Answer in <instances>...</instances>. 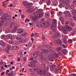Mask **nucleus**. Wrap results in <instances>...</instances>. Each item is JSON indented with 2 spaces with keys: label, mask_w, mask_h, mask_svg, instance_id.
Wrapping results in <instances>:
<instances>
[{
  "label": "nucleus",
  "mask_w": 76,
  "mask_h": 76,
  "mask_svg": "<svg viewBox=\"0 0 76 76\" xmlns=\"http://www.w3.org/2000/svg\"><path fill=\"white\" fill-rule=\"evenodd\" d=\"M43 12V10L42 9H39L38 11L35 13V16L34 17L32 18V20L33 21H36L37 19H39L42 16V14L41 12Z\"/></svg>",
  "instance_id": "f257e3e1"
},
{
  "label": "nucleus",
  "mask_w": 76,
  "mask_h": 76,
  "mask_svg": "<svg viewBox=\"0 0 76 76\" xmlns=\"http://www.w3.org/2000/svg\"><path fill=\"white\" fill-rule=\"evenodd\" d=\"M57 24V20L55 19H53V23L51 26L52 30L53 32H56L57 28H56V24Z\"/></svg>",
  "instance_id": "f03ea898"
},
{
  "label": "nucleus",
  "mask_w": 76,
  "mask_h": 76,
  "mask_svg": "<svg viewBox=\"0 0 76 76\" xmlns=\"http://www.w3.org/2000/svg\"><path fill=\"white\" fill-rule=\"evenodd\" d=\"M46 48L48 49V50L46 49H43L42 52L43 53L45 54V53H47L48 52H50L51 50L54 49V48L53 47H51V46L48 45H46Z\"/></svg>",
  "instance_id": "7ed1b4c3"
},
{
  "label": "nucleus",
  "mask_w": 76,
  "mask_h": 76,
  "mask_svg": "<svg viewBox=\"0 0 76 76\" xmlns=\"http://www.w3.org/2000/svg\"><path fill=\"white\" fill-rule=\"evenodd\" d=\"M50 69L51 70H54L55 73H57L58 72V70L56 68V65L55 64L51 65L50 66Z\"/></svg>",
  "instance_id": "20e7f679"
},
{
  "label": "nucleus",
  "mask_w": 76,
  "mask_h": 76,
  "mask_svg": "<svg viewBox=\"0 0 76 76\" xmlns=\"http://www.w3.org/2000/svg\"><path fill=\"white\" fill-rule=\"evenodd\" d=\"M7 14H5L3 16H2L3 18L1 20V22L2 21H3V23H5L6 22V25H7V21L6 20H8L9 18H7Z\"/></svg>",
  "instance_id": "39448f33"
},
{
  "label": "nucleus",
  "mask_w": 76,
  "mask_h": 76,
  "mask_svg": "<svg viewBox=\"0 0 76 76\" xmlns=\"http://www.w3.org/2000/svg\"><path fill=\"white\" fill-rule=\"evenodd\" d=\"M18 27L19 24L18 23H15L14 25L13 26L14 29L13 30V32H16L17 31Z\"/></svg>",
  "instance_id": "423d86ee"
},
{
  "label": "nucleus",
  "mask_w": 76,
  "mask_h": 76,
  "mask_svg": "<svg viewBox=\"0 0 76 76\" xmlns=\"http://www.w3.org/2000/svg\"><path fill=\"white\" fill-rule=\"evenodd\" d=\"M6 22L3 23V21H1L0 22V32H2V26H4L6 25Z\"/></svg>",
  "instance_id": "0eeeda50"
},
{
  "label": "nucleus",
  "mask_w": 76,
  "mask_h": 76,
  "mask_svg": "<svg viewBox=\"0 0 76 76\" xmlns=\"http://www.w3.org/2000/svg\"><path fill=\"white\" fill-rule=\"evenodd\" d=\"M38 74H41V75H44L46 73V71L45 70L43 69L42 70L40 71H38L37 72Z\"/></svg>",
  "instance_id": "6e6552de"
},
{
  "label": "nucleus",
  "mask_w": 76,
  "mask_h": 76,
  "mask_svg": "<svg viewBox=\"0 0 76 76\" xmlns=\"http://www.w3.org/2000/svg\"><path fill=\"white\" fill-rule=\"evenodd\" d=\"M64 14L65 15H67L69 17H71V14L70 13V12L69 11L67 10L66 11L64 12Z\"/></svg>",
  "instance_id": "1a4fd4ad"
},
{
  "label": "nucleus",
  "mask_w": 76,
  "mask_h": 76,
  "mask_svg": "<svg viewBox=\"0 0 76 76\" xmlns=\"http://www.w3.org/2000/svg\"><path fill=\"white\" fill-rule=\"evenodd\" d=\"M60 36V33L58 31H56L55 32V34L54 35V37L56 38H59Z\"/></svg>",
  "instance_id": "9d476101"
},
{
  "label": "nucleus",
  "mask_w": 76,
  "mask_h": 76,
  "mask_svg": "<svg viewBox=\"0 0 76 76\" xmlns=\"http://www.w3.org/2000/svg\"><path fill=\"white\" fill-rule=\"evenodd\" d=\"M62 30L63 31V33L65 34H67V31L66 30L64 27H62Z\"/></svg>",
  "instance_id": "9b49d317"
},
{
  "label": "nucleus",
  "mask_w": 76,
  "mask_h": 76,
  "mask_svg": "<svg viewBox=\"0 0 76 76\" xmlns=\"http://www.w3.org/2000/svg\"><path fill=\"white\" fill-rule=\"evenodd\" d=\"M35 54L37 55V56H40V55H41V54L42 53H41L40 52L37 51H34Z\"/></svg>",
  "instance_id": "f8f14e48"
},
{
  "label": "nucleus",
  "mask_w": 76,
  "mask_h": 76,
  "mask_svg": "<svg viewBox=\"0 0 76 76\" xmlns=\"http://www.w3.org/2000/svg\"><path fill=\"white\" fill-rule=\"evenodd\" d=\"M63 48L61 47H58L56 49V50L57 51H61L62 50Z\"/></svg>",
  "instance_id": "ddd939ff"
},
{
  "label": "nucleus",
  "mask_w": 76,
  "mask_h": 76,
  "mask_svg": "<svg viewBox=\"0 0 76 76\" xmlns=\"http://www.w3.org/2000/svg\"><path fill=\"white\" fill-rule=\"evenodd\" d=\"M62 52L65 55H66V54H67L68 51L66 49H64L62 50Z\"/></svg>",
  "instance_id": "4468645a"
},
{
  "label": "nucleus",
  "mask_w": 76,
  "mask_h": 76,
  "mask_svg": "<svg viewBox=\"0 0 76 76\" xmlns=\"http://www.w3.org/2000/svg\"><path fill=\"white\" fill-rule=\"evenodd\" d=\"M58 4V1H55L53 3V6H57Z\"/></svg>",
  "instance_id": "2eb2a0df"
},
{
  "label": "nucleus",
  "mask_w": 76,
  "mask_h": 76,
  "mask_svg": "<svg viewBox=\"0 0 76 76\" xmlns=\"http://www.w3.org/2000/svg\"><path fill=\"white\" fill-rule=\"evenodd\" d=\"M1 38L2 39H5L7 37L6 35H2L1 36Z\"/></svg>",
  "instance_id": "dca6fc26"
},
{
  "label": "nucleus",
  "mask_w": 76,
  "mask_h": 76,
  "mask_svg": "<svg viewBox=\"0 0 76 76\" xmlns=\"http://www.w3.org/2000/svg\"><path fill=\"white\" fill-rule=\"evenodd\" d=\"M72 15H73V16H75L76 14V10H72Z\"/></svg>",
  "instance_id": "f3484780"
},
{
  "label": "nucleus",
  "mask_w": 76,
  "mask_h": 76,
  "mask_svg": "<svg viewBox=\"0 0 76 76\" xmlns=\"http://www.w3.org/2000/svg\"><path fill=\"white\" fill-rule=\"evenodd\" d=\"M49 14L48 13V12H46L45 14V17L47 19L49 18Z\"/></svg>",
  "instance_id": "a211bd4d"
},
{
  "label": "nucleus",
  "mask_w": 76,
  "mask_h": 76,
  "mask_svg": "<svg viewBox=\"0 0 76 76\" xmlns=\"http://www.w3.org/2000/svg\"><path fill=\"white\" fill-rule=\"evenodd\" d=\"M66 28L68 31H70V30H72V27L68 25L66 26Z\"/></svg>",
  "instance_id": "6ab92c4d"
},
{
  "label": "nucleus",
  "mask_w": 76,
  "mask_h": 76,
  "mask_svg": "<svg viewBox=\"0 0 76 76\" xmlns=\"http://www.w3.org/2000/svg\"><path fill=\"white\" fill-rule=\"evenodd\" d=\"M32 6V4L31 3H28V4L26 6L27 8H28L29 7H31Z\"/></svg>",
  "instance_id": "aec40b11"
},
{
  "label": "nucleus",
  "mask_w": 76,
  "mask_h": 76,
  "mask_svg": "<svg viewBox=\"0 0 76 76\" xmlns=\"http://www.w3.org/2000/svg\"><path fill=\"white\" fill-rule=\"evenodd\" d=\"M32 11V8H30L27 10V12L28 13H31Z\"/></svg>",
  "instance_id": "412c9836"
},
{
  "label": "nucleus",
  "mask_w": 76,
  "mask_h": 76,
  "mask_svg": "<svg viewBox=\"0 0 76 76\" xmlns=\"http://www.w3.org/2000/svg\"><path fill=\"white\" fill-rule=\"evenodd\" d=\"M56 43L58 45H60V44H61L62 43L61 40H58L56 42Z\"/></svg>",
  "instance_id": "4be33fe9"
},
{
  "label": "nucleus",
  "mask_w": 76,
  "mask_h": 76,
  "mask_svg": "<svg viewBox=\"0 0 76 76\" xmlns=\"http://www.w3.org/2000/svg\"><path fill=\"white\" fill-rule=\"evenodd\" d=\"M10 72V71L9 69H7V70L6 72V74L7 75H8V76H10V74L9 73Z\"/></svg>",
  "instance_id": "5701e85b"
},
{
  "label": "nucleus",
  "mask_w": 76,
  "mask_h": 76,
  "mask_svg": "<svg viewBox=\"0 0 76 76\" xmlns=\"http://www.w3.org/2000/svg\"><path fill=\"white\" fill-rule=\"evenodd\" d=\"M60 19L62 24H64V19H63V17H61Z\"/></svg>",
  "instance_id": "b1692460"
},
{
  "label": "nucleus",
  "mask_w": 76,
  "mask_h": 76,
  "mask_svg": "<svg viewBox=\"0 0 76 76\" xmlns=\"http://www.w3.org/2000/svg\"><path fill=\"white\" fill-rule=\"evenodd\" d=\"M11 37H12V34H11L7 35V39H11Z\"/></svg>",
  "instance_id": "393cba45"
},
{
  "label": "nucleus",
  "mask_w": 76,
  "mask_h": 76,
  "mask_svg": "<svg viewBox=\"0 0 76 76\" xmlns=\"http://www.w3.org/2000/svg\"><path fill=\"white\" fill-rule=\"evenodd\" d=\"M70 8V5L69 4H66V7H65V9H66V10H68V9H69Z\"/></svg>",
  "instance_id": "a878e982"
},
{
  "label": "nucleus",
  "mask_w": 76,
  "mask_h": 76,
  "mask_svg": "<svg viewBox=\"0 0 76 76\" xmlns=\"http://www.w3.org/2000/svg\"><path fill=\"white\" fill-rule=\"evenodd\" d=\"M53 55V56H55V57H59V56H58V55L57 54V53H53L52 54Z\"/></svg>",
  "instance_id": "bb28decb"
},
{
  "label": "nucleus",
  "mask_w": 76,
  "mask_h": 76,
  "mask_svg": "<svg viewBox=\"0 0 76 76\" xmlns=\"http://www.w3.org/2000/svg\"><path fill=\"white\" fill-rule=\"evenodd\" d=\"M51 4V2H50V0H48L47 2V4L48 6H50Z\"/></svg>",
  "instance_id": "cd10ccee"
},
{
  "label": "nucleus",
  "mask_w": 76,
  "mask_h": 76,
  "mask_svg": "<svg viewBox=\"0 0 76 76\" xmlns=\"http://www.w3.org/2000/svg\"><path fill=\"white\" fill-rule=\"evenodd\" d=\"M19 47L15 46L13 47L12 49L14 50H16L17 49H19Z\"/></svg>",
  "instance_id": "c85d7f7f"
},
{
  "label": "nucleus",
  "mask_w": 76,
  "mask_h": 76,
  "mask_svg": "<svg viewBox=\"0 0 76 76\" xmlns=\"http://www.w3.org/2000/svg\"><path fill=\"white\" fill-rule=\"evenodd\" d=\"M28 66L31 67H35V65L34 64H30Z\"/></svg>",
  "instance_id": "c756f323"
},
{
  "label": "nucleus",
  "mask_w": 76,
  "mask_h": 76,
  "mask_svg": "<svg viewBox=\"0 0 76 76\" xmlns=\"http://www.w3.org/2000/svg\"><path fill=\"white\" fill-rule=\"evenodd\" d=\"M10 75L11 76H15V75H16V74L15 73H14L13 72V71H12L11 72V73L10 74Z\"/></svg>",
  "instance_id": "7c9ffc66"
},
{
  "label": "nucleus",
  "mask_w": 76,
  "mask_h": 76,
  "mask_svg": "<svg viewBox=\"0 0 76 76\" xmlns=\"http://www.w3.org/2000/svg\"><path fill=\"white\" fill-rule=\"evenodd\" d=\"M18 32L20 34H22L23 33V31L22 29H19L18 30Z\"/></svg>",
  "instance_id": "2f4dec72"
},
{
  "label": "nucleus",
  "mask_w": 76,
  "mask_h": 76,
  "mask_svg": "<svg viewBox=\"0 0 76 76\" xmlns=\"http://www.w3.org/2000/svg\"><path fill=\"white\" fill-rule=\"evenodd\" d=\"M44 2V0H40L39 2L40 4H42Z\"/></svg>",
  "instance_id": "473e14b6"
},
{
  "label": "nucleus",
  "mask_w": 76,
  "mask_h": 76,
  "mask_svg": "<svg viewBox=\"0 0 76 76\" xmlns=\"http://www.w3.org/2000/svg\"><path fill=\"white\" fill-rule=\"evenodd\" d=\"M22 38L18 36L16 37V39H17V40H20V39H21Z\"/></svg>",
  "instance_id": "72a5a7b5"
},
{
  "label": "nucleus",
  "mask_w": 76,
  "mask_h": 76,
  "mask_svg": "<svg viewBox=\"0 0 76 76\" xmlns=\"http://www.w3.org/2000/svg\"><path fill=\"white\" fill-rule=\"evenodd\" d=\"M69 25L70 26H74V25H75V23L73 22H71L69 24Z\"/></svg>",
  "instance_id": "f704fd0d"
},
{
  "label": "nucleus",
  "mask_w": 76,
  "mask_h": 76,
  "mask_svg": "<svg viewBox=\"0 0 76 76\" xmlns=\"http://www.w3.org/2000/svg\"><path fill=\"white\" fill-rule=\"evenodd\" d=\"M10 28H9L8 29H7L6 30V31L5 32V33L6 34H7L8 33H9L10 32Z\"/></svg>",
  "instance_id": "c9c22d12"
},
{
  "label": "nucleus",
  "mask_w": 76,
  "mask_h": 76,
  "mask_svg": "<svg viewBox=\"0 0 76 76\" xmlns=\"http://www.w3.org/2000/svg\"><path fill=\"white\" fill-rule=\"evenodd\" d=\"M41 54H41V55L39 56L40 57V58L41 60H44V57H43V56L41 55Z\"/></svg>",
  "instance_id": "e433bc0d"
},
{
  "label": "nucleus",
  "mask_w": 76,
  "mask_h": 76,
  "mask_svg": "<svg viewBox=\"0 0 76 76\" xmlns=\"http://www.w3.org/2000/svg\"><path fill=\"white\" fill-rule=\"evenodd\" d=\"M13 25H14V23H11L10 24V28H13Z\"/></svg>",
  "instance_id": "4c0bfd02"
},
{
  "label": "nucleus",
  "mask_w": 76,
  "mask_h": 76,
  "mask_svg": "<svg viewBox=\"0 0 76 76\" xmlns=\"http://www.w3.org/2000/svg\"><path fill=\"white\" fill-rule=\"evenodd\" d=\"M23 4L24 6H27V5H28V3L26 1H25L23 2Z\"/></svg>",
  "instance_id": "58836bf2"
},
{
  "label": "nucleus",
  "mask_w": 76,
  "mask_h": 76,
  "mask_svg": "<svg viewBox=\"0 0 76 76\" xmlns=\"http://www.w3.org/2000/svg\"><path fill=\"white\" fill-rule=\"evenodd\" d=\"M28 45L29 48H30V47H31L32 45V43H31V42H29L28 44Z\"/></svg>",
  "instance_id": "ea45409f"
},
{
  "label": "nucleus",
  "mask_w": 76,
  "mask_h": 76,
  "mask_svg": "<svg viewBox=\"0 0 76 76\" xmlns=\"http://www.w3.org/2000/svg\"><path fill=\"white\" fill-rule=\"evenodd\" d=\"M35 53L34 52V53H32L31 54V57H32V58H34V54Z\"/></svg>",
  "instance_id": "a19ab883"
},
{
  "label": "nucleus",
  "mask_w": 76,
  "mask_h": 76,
  "mask_svg": "<svg viewBox=\"0 0 76 76\" xmlns=\"http://www.w3.org/2000/svg\"><path fill=\"white\" fill-rule=\"evenodd\" d=\"M71 34L72 36H74V35L76 34V31H74V32H72L71 33Z\"/></svg>",
  "instance_id": "79ce46f5"
},
{
  "label": "nucleus",
  "mask_w": 76,
  "mask_h": 76,
  "mask_svg": "<svg viewBox=\"0 0 76 76\" xmlns=\"http://www.w3.org/2000/svg\"><path fill=\"white\" fill-rule=\"evenodd\" d=\"M51 74L49 72H48L45 75V76H50Z\"/></svg>",
  "instance_id": "37998d69"
},
{
  "label": "nucleus",
  "mask_w": 76,
  "mask_h": 76,
  "mask_svg": "<svg viewBox=\"0 0 76 76\" xmlns=\"http://www.w3.org/2000/svg\"><path fill=\"white\" fill-rule=\"evenodd\" d=\"M15 39V37L13 36H12V37L11 38V39L12 40H14Z\"/></svg>",
  "instance_id": "c03bdc74"
},
{
  "label": "nucleus",
  "mask_w": 76,
  "mask_h": 76,
  "mask_svg": "<svg viewBox=\"0 0 76 76\" xmlns=\"http://www.w3.org/2000/svg\"><path fill=\"white\" fill-rule=\"evenodd\" d=\"M18 54H22V52L21 51H19L18 52Z\"/></svg>",
  "instance_id": "a18cd8bd"
},
{
  "label": "nucleus",
  "mask_w": 76,
  "mask_h": 76,
  "mask_svg": "<svg viewBox=\"0 0 76 76\" xmlns=\"http://www.w3.org/2000/svg\"><path fill=\"white\" fill-rule=\"evenodd\" d=\"M26 20H25V22L26 23V22H30V20H29V19H28V18H26Z\"/></svg>",
  "instance_id": "49530a36"
},
{
  "label": "nucleus",
  "mask_w": 76,
  "mask_h": 76,
  "mask_svg": "<svg viewBox=\"0 0 76 76\" xmlns=\"http://www.w3.org/2000/svg\"><path fill=\"white\" fill-rule=\"evenodd\" d=\"M33 63H34V64H35L36 63H37V62H38V61L37 60H35L34 61H32Z\"/></svg>",
  "instance_id": "de8ad7c7"
},
{
  "label": "nucleus",
  "mask_w": 76,
  "mask_h": 76,
  "mask_svg": "<svg viewBox=\"0 0 76 76\" xmlns=\"http://www.w3.org/2000/svg\"><path fill=\"white\" fill-rule=\"evenodd\" d=\"M42 39L43 41H45V36H42Z\"/></svg>",
  "instance_id": "09e8293b"
},
{
  "label": "nucleus",
  "mask_w": 76,
  "mask_h": 76,
  "mask_svg": "<svg viewBox=\"0 0 76 76\" xmlns=\"http://www.w3.org/2000/svg\"><path fill=\"white\" fill-rule=\"evenodd\" d=\"M63 6V4H59L58 5V7H60V8H62V6Z\"/></svg>",
  "instance_id": "8fccbe9b"
},
{
  "label": "nucleus",
  "mask_w": 76,
  "mask_h": 76,
  "mask_svg": "<svg viewBox=\"0 0 76 76\" xmlns=\"http://www.w3.org/2000/svg\"><path fill=\"white\" fill-rule=\"evenodd\" d=\"M73 42V40H69L68 41V42L69 43H70V44H72V42Z\"/></svg>",
  "instance_id": "3c124183"
},
{
  "label": "nucleus",
  "mask_w": 76,
  "mask_h": 76,
  "mask_svg": "<svg viewBox=\"0 0 76 76\" xmlns=\"http://www.w3.org/2000/svg\"><path fill=\"white\" fill-rule=\"evenodd\" d=\"M70 3V1L69 0L67 1L66 2V3L67 4H69Z\"/></svg>",
  "instance_id": "603ef678"
},
{
  "label": "nucleus",
  "mask_w": 76,
  "mask_h": 76,
  "mask_svg": "<svg viewBox=\"0 0 76 76\" xmlns=\"http://www.w3.org/2000/svg\"><path fill=\"white\" fill-rule=\"evenodd\" d=\"M4 42H3V40H1L0 41V45H2V44Z\"/></svg>",
  "instance_id": "864d4df0"
},
{
  "label": "nucleus",
  "mask_w": 76,
  "mask_h": 76,
  "mask_svg": "<svg viewBox=\"0 0 76 76\" xmlns=\"http://www.w3.org/2000/svg\"><path fill=\"white\" fill-rule=\"evenodd\" d=\"M58 54L59 56H62L63 54L62 53H61V52H58Z\"/></svg>",
  "instance_id": "5fc2aeb1"
},
{
  "label": "nucleus",
  "mask_w": 76,
  "mask_h": 76,
  "mask_svg": "<svg viewBox=\"0 0 76 76\" xmlns=\"http://www.w3.org/2000/svg\"><path fill=\"white\" fill-rule=\"evenodd\" d=\"M9 43L10 44H13V43H14V42H13V41H9Z\"/></svg>",
  "instance_id": "6e6d98bb"
},
{
  "label": "nucleus",
  "mask_w": 76,
  "mask_h": 76,
  "mask_svg": "<svg viewBox=\"0 0 76 76\" xmlns=\"http://www.w3.org/2000/svg\"><path fill=\"white\" fill-rule=\"evenodd\" d=\"M50 65H47V69L48 70L49 69V68H50Z\"/></svg>",
  "instance_id": "4d7b16f0"
},
{
  "label": "nucleus",
  "mask_w": 76,
  "mask_h": 76,
  "mask_svg": "<svg viewBox=\"0 0 76 76\" xmlns=\"http://www.w3.org/2000/svg\"><path fill=\"white\" fill-rule=\"evenodd\" d=\"M72 3H73V4L76 5V1H73L72 2Z\"/></svg>",
  "instance_id": "13d9d810"
},
{
  "label": "nucleus",
  "mask_w": 76,
  "mask_h": 76,
  "mask_svg": "<svg viewBox=\"0 0 76 76\" xmlns=\"http://www.w3.org/2000/svg\"><path fill=\"white\" fill-rule=\"evenodd\" d=\"M34 56L33 58H37L38 56H37V55L36 54V53L34 52Z\"/></svg>",
  "instance_id": "bf43d9fd"
},
{
  "label": "nucleus",
  "mask_w": 76,
  "mask_h": 76,
  "mask_svg": "<svg viewBox=\"0 0 76 76\" xmlns=\"http://www.w3.org/2000/svg\"><path fill=\"white\" fill-rule=\"evenodd\" d=\"M76 76V75L75 74H73L72 75H69L68 76Z\"/></svg>",
  "instance_id": "052dcab7"
},
{
  "label": "nucleus",
  "mask_w": 76,
  "mask_h": 76,
  "mask_svg": "<svg viewBox=\"0 0 76 76\" xmlns=\"http://www.w3.org/2000/svg\"><path fill=\"white\" fill-rule=\"evenodd\" d=\"M63 42L64 44H66V43H67V41L66 40H63Z\"/></svg>",
  "instance_id": "680f3d73"
},
{
  "label": "nucleus",
  "mask_w": 76,
  "mask_h": 76,
  "mask_svg": "<svg viewBox=\"0 0 76 76\" xmlns=\"http://www.w3.org/2000/svg\"><path fill=\"white\" fill-rule=\"evenodd\" d=\"M74 5H71V9H73V8H74Z\"/></svg>",
  "instance_id": "e2e57ef3"
},
{
  "label": "nucleus",
  "mask_w": 76,
  "mask_h": 76,
  "mask_svg": "<svg viewBox=\"0 0 76 76\" xmlns=\"http://www.w3.org/2000/svg\"><path fill=\"white\" fill-rule=\"evenodd\" d=\"M49 61H54V60H53V59L51 58H49Z\"/></svg>",
  "instance_id": "0e129e2a"
},
{
  "label": "nucleus",
  "mask_w": 76,
  "mask_h": 76,
  "mask_svg": "<svg viewBox=\"0 0 76 76\" xmlns=\"http://www.w3.org/2000/svg\"><path fill=\"white\" fill-rule=\"evenodd\" d=\"M26 35V33H24L22 34V36L23 37L24 36H25V35Z\"/></svg>",
  "instance_id": "69168bd1"
},
{
  "label": "nucleus",
  "mask_w": 76,
  "mask_h": 76,
  "mask_svg": "<svg viewBox=\"0 0 76 76\" xmlns=\"http://www.w3.org/2000/svg\"><path fill=\"white\" fill-rule=\"evenodd\" d=\"M62 14H63V13H62L61 12H59V16H61Z\"/></svg>",
  "instance_id": "338daca9"
},
{
  "label": "nucleus",
  "mask_w": 76,
  "mask_h": 76,
  "mask_svg": "<svg viewBox=\"0 0 76 76\" xmlns=\"http://www.w3.org/2000/svg\"><path fill=\"white\" fill-rule=\"evenodd\" d=\"M21 17L22 19H23L24 18H25V15H21Z\"/></svg>",
  "instance_id": "774afa93"
}]
</instances>
